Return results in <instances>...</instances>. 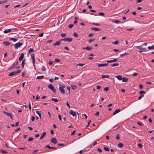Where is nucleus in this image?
<instances>
[{
  "mask_svg": "<svg viewBox=\"0 0 154 154\" xmlns=\"http://www.w3.org/2000/svg\"><path fill=\"white\" fill-rule=\"evenodd\" d=\"M23 43L22 42H19L18 43H17L13 45L14 46V48L16 49H17L18 48L21 47V46L23 45Z\"/></svg>",
  "mask_w": 154,
  "mask_h": 154,
  "instance_id": "f257e3e1",
  "label": "nucleus"
},
{
  "mask_svg": "<svg viewBox=\"0 0 154 154\" xmlns=\"http://www.w3.org/2000/svg\"><path fill=\"white\" fill-rule=\"evenodd\" d=\"M61 86L59 87V90L61 93L63 94H65V91L63 89L64 87H65V86H63L61 85H60Z\"/></svg>",
  "mask_w": 154,
  "mask_h": 154,
  "instance_id": "f03ea898",
  "label": "nucleus"
},
{
  "mask_svg": "<svg viewBox=\"0 0 154 154\" xmlns=\"http://www.w3.org/2000/svg\"><path fill=\"white\" fill-rule=\"evenodd\" d=\"M72 38H64L60 40V41H67L69 42H71L72 41Z\"/></svg>",
  "mask_w": 154,
  "mask_h": 154,
  "instance_id": "7ed1b4c3",
  "label": "nucleus"
},
{
  "mask_svg": "<svg viewBox=\"0 0 154 154\" xmlns=\"http://www.w3.org/2000/svg\"><path fill=\"white\" fill-rule=\"evenodd\" d=\"M31 56L32 60V63L33 64V66L35 67V55L33 53H32L31 55Z\"/></svg>",
  "mask_w": 154,
  "mask_h": 154,
  "instance_id": "20e7f679",
  "label": "nucleus"
},
{
  "mask_svg": "<svg viewBox=\"0 0 154 154\" xmlns=\"http://www.w3.org/2000/svg\"><path fill=\"white\" fill-rule=\"evenodd\" d=\"M142 47H143V46H142V45L140 46H135V47L139 50H146V48H142Z\"/></svg>",
  "mask_w": 154,
  "mask_h": 154,
  "instance_id": "39448f33",
  "label": "nucleus"
},
{
  "mask_svg": "<svg viewBox=\"0 0 154 154\" xmlns=\"http://www.w3.org/2000/svg\"><path fill=\"white\" fill-rule=\"evenodd\" d=\"M51 142L55 144L57 143L56 139L54 138H52L51 140Z\"/></svg>",
  "mask_w": 154,
  "mask_h": 154,
  "instance_id": "423d86ee",
  "label": "nucleus"
},
{
  "mask_svg": "<svg viewBox=\"0 0 154 154\" xmlns=\"http://www.w3.org/2000/svg\"><path fill=\"white\" fill-rule=\"evenodd\" d=\"M108 63H106L105 64H98L97 66L98 67H100L102 66H108Z\"/></svg>",
  "mask_w": 154,
  "mask_h": 154,
  "instance_id": "0eeeda50",
  "label": "nucleus"
},
{
  "mask_svg": "<svg viewBox=\"0 0 154 154\" xmlns=\"http://www.w3.org/2000/svg\"><path fill=\"white\" fill-rule=\"evenodd\" d=\"M70 114L73 116H75L76 115V112L72 110H71L69 112Z\"/></svg>",
  "mask_w": 154,
  "mask_h": 154,
  "instance_id": "6e6552de",
  "label": "nucleus"
},
{
  "mask_svg": "<svg viewBox=\"0 0 154 154\" xmlns=\"http://www.w3.org/2000/svg\"><path fill=\"white\" fill-rule=\"evenodd\" d=\"M2 44L6 46L10 45V43L8 41L3 42H2Z\"/></svg>",
  "mask_w": 154,
  "mask_h": 154,
  "instance_id": "1a4fd4ad",
  "label": "nucleus"
},
{
  "mask_svg": "<svg viewBox=\"0 0 154 154\" xmlns=\"http://www.w3.org/2000/svg\"><path fill=\"white\" fill-rule=\"evenodd\" d=\"M24 54L23 53H21V54L20 56L19 57V60L20 61H21L22 60H23L24 57Z\"/></svg>",
  "mask_w": 154,
  "mask_h": 154,
  "instance_id": "9d476101",
  "label": "nucleus"
},
{
  "mask_svg": "<svg viewBox=\"0 0 154 154\" xmlns=\"http://www.w3.org/2000/svg\"><path fill=\"white\" fill-rule=\"evenodd\" d=\"M120 111V110L119 109H117L113 113V115L114 116L117 113L119 112Z\"/></svg>",
  "mask_w": 154,
  "mask_h": 154,
  "instance_id": "9b49d317",
  "label": "nucleus"
},
{
  "mask_svg": "<svg viewBox=\"0 0 154 154\" xmlns=\"http://www.w3.org/2000/svg\"><path fill=\"white\" fill-rule=\"evenodd\" d=\"M61 43V41H60H60H57L55 43H54V44L53 45L54 46H56V45L58 46Z\"/></svg>",
  "mask_w": 154,
  "mask_h": 154,
  "instance_id": "f8f14e48",
  "label": "nucleus"
},
{
  "mask_svg": "<svg viewBox=\"0 0 154 154\" xmlns=\"http://www.w3.org/2000/svg\"><path fill=\"white\" fill-rule=\"evenodd\" d=\"M46 135V133L45 132H44L42 134L40 138V139L41 140V139H43L45 137V136Z\"/></svg>",
  "mask_w": 154,
  "mask_h": 154,
  "instance_id": "ddd939ff",
  "label": "nucleus"
},
{
  "mask_svg": "<svg viewBox=\"0 0 154 154\" xmlns=\"http://www.w3.org/2000/svg\"><path fill=\"white\" fill-rule=\"evenodd\" d=\"M93 49V48L91 47H89L88 46L86 48H82V49H86L88 50H91Z\"/></svg>",
  "mask_w": 154,
  "mask_h": 154,
  "instance_id": "4468645a",
  "label": "nucleus"
},
{
  "mask_svg": "<svg viewBox=\"0 0 154 154\" xmlns=\"http://www.w3.org/2000/svg\"><path fill=\"white\" fill-rule=\"evenodd\" d=\"M91 29L92 30H95V31H100L101 30L100 29H99L97 28L92 27V28H91Z\"/></svg>",
  "mask_w": 154,
  "mask_h": 154,
  "instance_id": "2eb2a0df",
  "label": "nucleus"
},
{
  "mask_svg": "<svg viewBox=\"0 0 154 154\" xmlns=\"http://www.w3.org/2000/svg\"><path fill=\"white\" fill-rule=\"evenodd\" d=\"M25 59H23L22 61V63H21V65H22V67L23 68H24V65L25 64Z\"/></svg>",
  "mask_w": 154,
  "mask_h": 154,
  "instance_id": "dca6fc26",
  "label": "nucleus"
},
{
  "mask_svg": "<svg viewBox=\"0 0 154 154\" xmlns=\"http://www.w3.org/2000/svg\"><path fill=\"white\" fill-rule=\"evenodd\" d=\"M116 77L118 79V80H121L122 79V78L121 75H117L116 76Z\"/></svg>",
  "mask_w": 154,
  "mask_h": 154,
  "instance_id": "f3484780",
  "label": "nucleus"
},
{
  "mask_svg": "<svg viewBox=\"0 0 154 154\" xmlns=\"http://www.w3.org/2000/svg\"><path fill=\"white\" fill-rule=\"evenodd\" d=\"M109 75H102L101 77L102 78H108L109 77Z\"/></svg>",
  "mask_w": 154,
  "mask_h": 154,
  "instance_id": "a211bd4d",
  "label": "nucleus"
},
{
  "mask_svg": "<svg viewBox=\"0 0 154 154\" xmlns=\"http://www.w3.org/2000/svg\"><path fill=\"white\" fill-rule=\"evenodd\" d=\"M119 64L115 63L114 64H111L110 66L111 67H114L115 66H119Z\"/></svg>",
  "mask_w": 154,
  "mask_h": 154,
  "instance_id": "6ab92c4d",
  "label": "nucleus"
},
{
  "mask_svg": "<svg viewBox=\"0 0 154 154\" xmlns=\"http://www.w3.org/2000/svg\"><path fill=\"white\" fill-rule=\"evenodd\" d=\"M123 146V144L121 143H119L118 145V147L120 148H121Z\"/></svg>",
  "mask_w": 154,
  "mask_h": 154,
  "instance_id": "aec40b11",
  "label": "nucleus"
},
{
  "mask_svg": "<svg viewBox=\"0 0 154 154\" xmlns=\"http://www.w3.org/2000/svg\"><path fill=\"white\" fill-rule=\"evenodd\" d=\"M15 74H16V73H15V72H11V73H9L8 74V75L9 76H11L12 75H14Z\"/></svg>",
  "mask_w": 154,
  "mask_h": 154,
  "instance_id": "412c9836",
  "label": "nucleus"
},
{
  "mask_svg": "<svg viewBox=\"0 0 154 154\" xmlns=\"http://www.w3.org/2000/svg\"><path fill=\"white\" fill-rule=\"evenodd\" d=\"M122 81L123 82H126L127 81H128V78H125V77H124L122 78Z\"/></svg>",
  "mask_w": 154,
  "mask_h": 154,
  "instance_id": "4be33fe9",
  "label": "nucleus"
},
{
  "mask_svg": "<svg viewBox=\"0 0 154 154\" xmlns=\"http://www.w3.org/2000/svg\"><path fill=\"white\" fill-rule=\"evenodd\" d=\"M3 112L5 114L7 115L8 116H10L11 115L10 113L6 112L5 111H3Z\"/></svg>",
  "mask_w": 154,
  "mask_h": 154,
  "instance_id": "5701e85b",
  "label": "nucleus"
},
{
  "mask_svg": "<svg viewBox=\"0 0 154 154\" xmlns=\"http://www.w3.org/2000/svg\"><path fill=\"white\" fill-rule=\"evenodd\" d=\"M44 75L38 76L37 77V79H41L44 78Z\"/></svg>",
  "mask_w": 154,
  "mask_h": 154,
  "instance_id": "b1692460",
  "label": "nucleus"
},
{
  "mask_svg": "<svg viewBox=\"0 0 154 154\" xmlns=\"http://www.w3.org/2000/svg\"><path fill=\"white\" fill-rule=\"evenodd\" d=\"M10 41H13L14 42H15L17 40V39L14 38H10Z\"/></svg>",
  "mask_w": 154,
  "mask_h": 154,
  "instance_id": "393cba45",
  "label": "nucleus"
},
{
  "mask_svg": "<svg viewBox=\"0 0 154 154\" xmlns=\"http://www.w3.org/2000/svg\"><path fill=\"white\" fill-rule=\"evenodd\" d=\"M148 49L149 50H152L154 49V45L152 46H149L148 47Z\"/></svg>",
  "mask_w": 154,
  "mask_h": 154,
  "instance_id": "a878e982",
  "label": "nucleus"
},
{
  "mask_svg": "<svg viewBox=\"0 0 154 154\" xmlns=\"http://www.w3.org/2000/svg\"><path fill=\"white\" fill-rule=\"evenodd\" d=\"M54 87L53 86V85L52 84H50L48 86V88H49V89H51L53 88Z\"/></svg>",
  "mask_w": 154,
  "mask_h": 154,
  "instance_id": "bb28decb",
  "label": "nucleus"
},
{
  "mask_svg": "<svg viewBox=\"0 0 154 154\" xmlns=\"http://www.w3.org/2000/svg\"><path fill=\"white\" fill-rule=\"evenodd\" d=\"M36 113L38 115L39 117H40V119H41V114L40 113V112H39V111H36Z\"/></svg>",
  "mask_w": 154,
  "mask_h": 154,
  "instance_id": "cd10ccee",
  "label": "nucleus"
},
{
  "mask_svg": "<svg viewBox=\"0 0 154 154\" xmlns=\"http://www.w3.org/2000/svg\"><path fill=\"white\" fill-rule=\"evenodd\" d=\"M8 0H5L4 1H0V4H2L6 2Z\"/></svg>",
  "mask_w": 154,
  "mask_h": 154,
  "instance_id": "c85d7f7f",
  "label": "nucleus"
},
{
  "mask_svg": "<svg viewBox=\"0 0 154 154\" xmlns=\"http://www.w3.org/2000/svg\"><path fill=\"white\" fill-rule=\"evenodd\" d=\"M60 35L62 37H66V34L65 33H63L61 34H60Z\"/></svg>",
  "mask_w": 154,
  "mask_h": 154,
  "instance_id": "c756f323",
  "label": "nucleus"
},
{
  "mask_svg": "<svg viewBox=\"0 0 154 154\" xmlns=\"http://www.w3.org/2000/svg\"><path fill=\"white\" fill-rule=\"evenodd\" d=\"M34 51L33 49L32 48H31L29 50V52L30 54V53Z\"/></svg>",
  "mask_w": 154,
  "mask_h": 154,
  "instance_id": "7c9ffc66",
  "label": "nucleus"
},
{
  "mask_svg": "<svg viewBox=\"0 0 154 154\" xmlns=\"http://www.w3.org/2000/svg\"><path fill=\"white\" fill-rule=\"evenodd\" d=\"M52 101H53L55 102H57L58 101V100L57 98H52L51 99Z\"/></svg>",
  "mask_w": 154,
  "mask_h": 154,
  "instance_id": "2f4dec72",
  "label": "nucleus"
},
{
  "mask_svg": "<svg viewBox=\"0 0 154 154\" xmlns=\"http://www.w3.org/2000/svg\"><path fill=\"white\" fill-rule=\"evenodd\" d=\"M119 43V42L118 41H116L115 42H113L112 43L116 45H118Z\"/></svg>",
  "mask_w": 154,
  "mask_h": 154,
  "instance_id": "473e14b6",
  "label": "nucleus"
},
{
  "mask_svg": "<svg viewBox=\"0 0 154 154\" xmlns=\"http://www.w3.org/2000/svg\"><path fill=\"white\" fill-rule=\"evenodd\" d=\"M45 148H48L49 149H52V147H51L50 145H49V144H48L47 146H46L45 147Z\"/></svg>",
  "mask_w": 154,
  "mask_h": 154,
  "instance_id": "72a5a7b5",
  "label": "nucleus"
},
{
  "mask_svg": "<svg viewBox=\"0 0 154 154\" xmlns=\"http://www.w3.org/2000/svg\"><path fill=\"white\" fill-rule=\"evenodd\" d=\"M77 88V86L75 85H72L71 88L73 90H75Z\"/></svg>",
  "mask_w": 154,
  "mask_h": 154,
  "instance_id": "f704fd0d",
  "label": "nucleus"
},
{
  "mask_svg": "<svg viewBox=\"0 0 154 154\" xmlns=\"http://www.w3.org/2000/svg\"><path fill=\"white\" fill-rule=\"evenodd\" d=\"M92 24L94 25H95L97 26H99L100 25V24L99 23H93Z\"/></svg>",
  "mask_w": 154,
  "mask_h": 154,
  "instance_id": "c9c22d12",
  "label": "nucleus"
},
{
  "mask_svg": "<svg viewBox=\"0 0 154 154\" xmlns=\"http://www.w3.org/2000/svg\"><path fill=\"white\" fill-rule=\"evenodd\" d=\"M73 35L74 37H77L78 36V34L75 32H74V33Z\"/></svg>",
  "mask_w": 154,
  "mask_h": 154,
  "instance_id": "e433bc0d",
  "label": "nucleus"
},
{
  "mask_svg": "<svg viewBox=\"0 0 154 154\" xmlns=\"http://www.w3.org/2000/svg\"><path fill=\"white\" fill-rule=\"evenodd\" d=\"M0 152L3 153H5L7 152L6 151L2 149H0Z\"/></svg>",
  "mask_w": 154,
  "mask_h": 154,
  "instance_id": "4c0bfd02",
  "label": "nucleus"
},
{
  "mask_svg": "<svg viewBox=\"0 0 154 154\" xmlns=\"http://www.w3.org/2000/svg\"><path fill=\"white\" fill-rule=\"evenodd\" d=\"M104 149L107 151H109V149L107 147H104Z\"/></svg>",
  "mask_w": 154,
  "mask_h": 154,
  "instance_id": "58836bf2",
  "label": "nucleus"
},
{
  "mask_svg": "<svg viewBox=\"0 0 154 154\" xmlns=\"http://www.w3.org/2000/svg\"><path fill=\"white\" fill-rule=\"evenodd\" d=\"M46 70L44 66H42V68H41V70L42 71H45Z\"/></svg>",
  "mask_w": 154,
  "mask_h": 154,
  "instance_id": "ea45409f",
  "label": "nucleus"
},
{
  "mask_svg": "<svg viewBox=\"0 0 154 154\" xmlns=\"http://www.w3.org/2000/svg\"><path fill=\"white\" fill-rule=\"evenodd\" d=\"M26 71H24L22 73V77H23L24 76L25 74H26Z\"/></svg>",
  "mask_w": 154,
  "mask_h": 154,
  "instance_id": "a19ab883",
  "label": "nucleus"
},
{
  "mask_svg": "<svg viewBox=\"0 0 154 154\" xmlns=\"http://www.w3.org/2000/svg\"><path fill=\"white\" fill-rule=\"evenodd\" d=\"M52 91L54 93L56 92V89L54 87L51 89Z\"/></svg>",
  "mask_w": 154,
  "mask_h": 154,
  "instance_id": "79ce46f5",
  "label": "nucleus"
},
{
  "mask_svg": "<svg viewBox=\"0 0 154 154\" xmlns=\"http://www.w3.org/2000/svg\"><path fill=\"white\" fill-rule=\"evenodd\" d=\"M113 22H114V23H121V22L120 21L116 20L113 21Z\"/></svg>",
  "mask_w": 154,
  "mask_h": 154,
  "instance_id": "37998d69",
  "label": "nucleus"
},
{
  "mask_svg": "<svg viewBox=\"0 0 154 154\" xmlns=\"http://www.w3.org/2000/svg\"><path fill=\"white\" fill-rule=\"evenodd\" d=\"M99 14L101 16H103L105 15V14L102 12L99 13Z\"/></svg>",
  "mask_w": 154,
  "mask_h": 154,
  "instance_id": "c03bdc74",
  "label": "nucleus"
},
{
  "mask_svg": "<svg viewBox=\"0 0 154 154\" xmlns=\"http://www.w3.org/2000/svg\"><path fill=\"white\" fill-rule=\"evenodd\" d=\"M29 110H31V104L30 102L29 103Z\"/></svg>",
  "mask_w": 154,
  "mask_h": 154,
  "instance_id": "a18cd8bd",
  "label": "nucleus"
},
{
  "mask_svg": "<svg viewBox=\"0 0 154 154\" xmlns=\"http://www.w3.org/2000/svg\"><path fill=\"white\" fill-rule=\"evenodd\" d=\"M109 88V87H105L104 88L103 90L104 91H107L108 90Z\"/></svg>",
  "mask_w": 154,
  "mask_h": 154,
  "instance_id": "49530a36",
  "label": "nucleus"
},
{
  "mask_svg": "<svg viewBox=\"0 0 154 154\" xmlns=\"http://www.w3.org/2000/svg\"><path fill=\"white\" fill-rule=\"evenodd\" d=\"M128 54V53H127V52H125V53H124V54H121L120 55L121 56H124L125 55V54Z\"/></svg>",
  "mask_w": 154,
  "mask_h": 154,
  "instance_id": "de8ad7c7",
  "label": "nucleus"
},
{
  "mask_svg": "<svg viewBox=\"0 0 154 154\" xmlns=\"http://www.w3.org/2000/svg\"><path fill=\"white\" fill-rule=\"evenodd\" d=\"M33 138L32 137H30L28 141H33Z\"/></svg>",
  "mask_w": 154,
  "mask_h": 154,
  "instance_id": "09e8293b",
  "label": "nucleus"
},
{
  "mask_svg": "<svg viewBox=\"0 0 154 154\" xmlns=\"http://www.w3.org/2000/svg\"><path fill=\"white\" fill-rule=\"evenodd\" d=\"M15 64L14 63L11 66L12 68L14 69L15 68Z\"/></svg>",
  "mask_w": 154,
  "mask_h": 154,
  "instance_id": "8fccbe9b",
  "label": "nucleus"
},
{
  "mask_svg": "<svg viewBox=\"0 0 154 154\" xmlns=\"http://www.w3.org/2000/svg\"><path fill=\"white\" fill-rule=\"evenodd\" d=\"M116 138L117 140H118L119 139L120 137L119 134H117V136H116Z\"/></svg>",
  "mask_w": 154,
  "mask_h": 154,
  "instance_id": "3c124183",
  "label": "nucleus"
},
{
  "mask_svg": "<svg viewBox=\"0 0 154 154\" xmlns=\"http://www.w3.org/2000/svg\"><path fill=\"white\" fill-rule=\"evenodd\" d=\"M21 70H17V71L15 72L16 73V74H17V73L20 72H21Z\"/></svg>",
  "mask_w": 154,
  "mask_h": 154,
  "instance_id": "603ef678",
  "label": "nucleus"
},
{
  "mask_svg": "<svg viewBox=\"0 0 154 154\" xmlns=\"http://www.w3.org/2000/svg\"><path fill=\"white\" fill-rule=\"evenodd\" d=\"M144 96L143 95H141L140 97H139L138 98V99L139 100H140L141 99V98H142Z\"/></svg>",
  "mask_w": 154,
  "mask_h": 154,
  "instance_id": "864d4df0",
  "label": "nucleus"
},
{
  "mask_svg": "<svg viewBox=\"0 0 154 154\" xmlns=\"http://www.w3.org/2000/svg\"><path fill=\"white\" fill-rule=\"evenodd\" d=\"M73 24H70L69 25V28H72L73 27Z\"/></svg>",
  "mask_w": 154,
  "mask_h": 154,
  "instance_id": "5fc2aeb1",
  "label": "nucleus"
},
{
  "mask_svg": "<svg viewBox=\"0 0 154 154\" xmlns=\"http://www.w3.org/2000/svg\"><path fill=\"white\" fill-rule=\"evenodd\" d=\"M137 123L139 125H140V126H142L143 125V124H142V123H140V122H138Z\"/></svg>",
  "mask_w": 154,
  "mask_h": 154,
  "instance_id": "6e6d98bb",
  "label": "nucleus"
},
{
  "mask_svg": "<svg viewBox=\"0 0 154 154\" xmlns=\"http://www.w3.org/2000/svg\"><path fill=\"white\" fill-rule=\"evenodd\" d=\"M67 89L69 91V94H70V88L69 87H67Z\"/></svg>",
  "mask_w": 154,
  "mask_h": 154,
  "instance_id": "4d7b16f0",
  "label": "nucleus"
},
{
  "mask_svg": "<svg viewBox=\"0 0 154 154\" xmlns=\"http://www.w3.org/2000/svg\"><path fill=\"white\" fill-rule=\"evenodd\" d=\"M53 61L50 60L49 62V64L50 65H51L53 64Z\"/></svg>",
  "mask_w": 154,
  "mask_h": 154,
  "instance_id": "13d9d810",
  "label": "nucleus"
},
{
  "mask_svg": "<svg viewBox=\"0 0 154 154\" xmlns=\"http://www.w3.org/2000/svg\"><path fill=\"white\" fill-rule=\"evenodd\" d=\"M60 61V60L56 58L55 59V61L56 62H59Z\"/></svg>",
  "mask_w": 154,
  "mask_h": 154,
  "instance_id": "bf43d9fd",
  "label": "nucleus"
},
{
  "mask_svg": "<svg viewBox=\"0 0 154 154\" xmlns=\"http://www.w3.org/2000/svg\"><path fill=\"white\" fill-rule=\"evenodd\" d=\"M106 61H107V63H110L113 62L112 60H107Z\"/></svg>",
  "mask_w": 154,
  "mask_h": 154,
  "instance_id": "052dcab7",
  "label": "nucleus"
},
{
  "mask_svg": "<svg viewBox=\"0 0 154 154\" xmlns=\"http://www.w3.org/2000/svg\"><path fill=\"white\" fill-rule=\"evenodd\" d=\"M138 146L140 148H141L142 147V145L140 143L138 144Z\"/></svg>",
  "mask_w": 154,
  "mask_h": 154,
  "instance_id": "680f3d73",
  "label": "nucleus"
},
{
  "mask_svg": "<svg viewBox=\"0 0 154 154\" xmlns=\"http://www.w3.org/2000/svg\"><path fill=\"white\" fill-rule=\"evenodd\" d=\"M101 88V86L100 85H97V89L98 90H99Z\"/></svg>",
  "mask_w": 154,
  "mask_h": 154,
  "instance_id": "e2e57ef3",
  "label": "nucleus"
},
{
  "mask_svg": "<svg viewBox=\"0 0 154 154\" xmlns=\"http://www.w3.org/2000/svg\"><path fill=\"white\" fill-rule=\"evenodd\" d=\"M145 93V92L143 91H140V94H142Z\"/></svg>",
  "mask_w": 154,
  "mask_h": 154,
  "instance_id": "0e129e2a",
  "label": "nucleus"
},
{
  "mask_svg": "<svg viewBox=\"0 0 154 154\" xmlns=\"http://www.w3.org/2000/svg\"><path fill=\"white\" fill-rule=\"evenodd\" d=\"M43 33H41L39 35V36L40 37H42L43 36Z\"/></svg>",
  "mask_w": 154,
  "mask_h": 154,
  "instance_id": "69168bd1",
  "label": "nucleus"
},
{
  "mask_svg": "<svg viewBox=\"0 0 154 154\" xmlns=\"http://www.w3.org/2000/svg\"><path fill=\"white\" fill-rule=\"evenodd\" d=\"M95 115L97 116H99V112H97Z\"/></svg>",
  "mask_w": 154,
  "mask_h": 154,
  "instance_id": "338daca9",
  "label": "nucleus"
},
{
  "mask_svg": "<svg viewBox=\"0 0 154 154\" xmlns=\"http://www.w3.org/2000/svg\"><path fill=\"white\" fill-rule=\"evenodd\" d=\"M97 150L100 152H102L101 149L100 148H98Z\"/></svg>",
  "mask_w": 154,
  "mask_h": 154,
  "instance_id": "774afa93",
  "label": "nucleus"
}]
</instances>
